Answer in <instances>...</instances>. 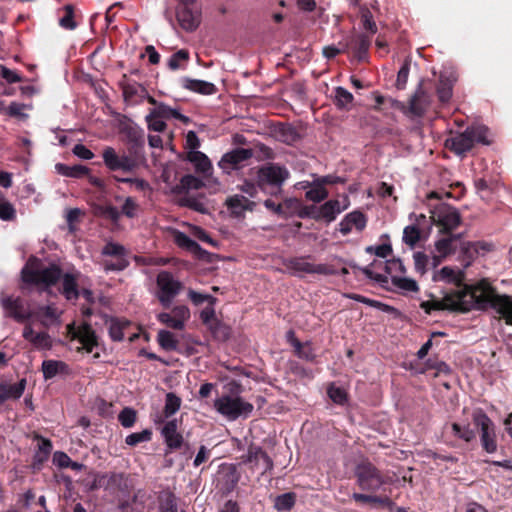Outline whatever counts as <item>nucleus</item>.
Returning <instances> with one entry per match:
<instances>
[{"label": "nucleus", "instance_id": "obj_32", "mask_svg": "<svg viewBox=\"0 0 512 512\" xmlns=\"http://www.w3.org/2000/svg\"><path fill=\"white\" fill-rule=\"evenodd\" d=\"M289 343L294 347V353L301 359L313 362L316 355L309 342L302 343L296 337L294 331L290 330L287 333Z\"/></svg>", "mask_w": 512, "mask_h": 512}, {"label": "nucleus", "instance_id": "obj_11", "mask_svg": "<svg viewBox=\"0 0 512 512\" xmlns=\"http://www.w3.org/2000/svg\"><path fill=\"white\" fill-rule=\"evenodd\" d=\"M240 459L241 463L249 465L252 472L261 469L262 476L271 473L274 468V462L267 452L253 443L248 446L247 453L242 455Z\"/></svg>", "mask_w": 512, "mask_h": 512}, {"label": "nucleus", "instance_id": "obj_3", "mask_svg": "<svg viewBox=\"0 0 512 512\" xmlns=\"http://www.w3.org/2000/svg\"><path fill=\"white\" fill-rule=\"evenodd\" d=\"M433 92V82L429 79H422L407 104L395 101L397 108L410 118H421L432 106Z\"/></svg>", "mask_w": 512, "mask_h": 512}, {"label": "nucleus", "instance_id": "obj_5", "mask_svg": "<svg viewBox=\"0 0 512 512\" xmlns=\"http://www.w3.org/2000/svg\"><path fill=\"white\" fill-rule=\"evenodd\" d=\"M289 176L290 172L285 166L269 162L259 168L257 184L261 190L269 189L270 194L277 195Z\"/></svg>", "mask_w": 512, "mask_h": 512}, {"label": "nucleus", "instance_id": "obj_42", "mask_svg": "<svg viewBox=\"0 0 512 512\" xmlns=\"http://www.w3.org/2000/svg\"><path fill=\"white\" fill-rule=\"evenodd\" d=\"M187 159L195 165L198 172L208 173L212 169L209 158L200 151H190L187 154Z\"/></svg>", "mask_w": 512, "mask_h": 512}, {"label": "nucleus", "instance_id": "obj_57", "mask_svg": "<svg viewBox=\"0 0 512 512\" xmlns=\"http://www.w3.org/2000/svg\"><path fill=\"white\" fill-rule=\"evenodd\" d=\"M392 284L400 290L408 291V292H417L419 291V286L417 282L410 278L392 276L391 277Z\"/></svg>", "mask_w": 512, "mask_h": 512}, {"label": "nucleus", "instance_id": "obj_10", "mask_svg": "<svg viewBox=\"0 0 512 512\" xmlns=\"http://www.w3.org/2000/svg\"><path fill=\"white\" fill-rule=\"evenodd\" d=\"M66 329L70 340H77L82 345L77 348L78 352L84 350L91 353L98 346V337L89 323L83 322L80 325L70 323Z\"/></svg>", "mask_w": 512, "mask_h": 512}, {"label": "nucleus", "instance_id": "obj_43", "mask_svg": "<svg viewBox=\"0 0 512 512\" xmlns=\"http://www.w3.org/2000/svg\"><path fill=\"white\" fill-rule=\"evenodd\" d=\"M59 12L63 13L59 17V26L65 30H74L78 24L75 20V7L72 4H66Z\"/></svg>", "mask_w": 512, "mask_h": 512}, {"label": "nucleus", "instance_id": "obj_25", "mask_svg": "<svg viewBox=\"0 0 512 512\" xmlns=\"http://www.w3.org/2000/svg\"><path fill=\"white\" fill-rule=\"evenodd\" d=\"M22 336L36 349L49 350L52 348V339L50 335L47 332H35L31 325H26L24 327Z\"/></svg>", "mask_w": 512, "mask_h": 512}, {"label": "nucleus", "instance_id": "obj_26", "mask_svg": "<svg viewBox=\"0 0 512 512\" xmlns=\"http://www.w3.org/2000/svg\"><path fill=\"white\" fill-rule=\"evenodd\" d=\"M78 277L79 273H63L61 277L62 287L61 294L65 297L66 300L72 301L77 300L80 296V291L78 289Z\"/></svg>", "mask_w": 512, "mask_h": 512}, {"label": "nucleus", "instance_id": "obj_55", "mask_svg": "<svg viewBox=\"0 0 512 512\" xmlns=\"http://www.w3.org/2000/svg\"><path fill=\"white\" fill-rule=\"evenodd\" d=\"M203 182L199 178L194 175L187 174L184 175L180 180V185L178 186V191L188 192L189 190H198L203 187Z\"/></svg>", "mask_w": 512, "mask_h": 512}, {"label": "nucleus", "instance_id": "obj_39", "mask_svg": "<svg viewBox=\"0 0 512 512\" xmlns=\"http://www.w3.org/2000/svg\"><path fill=\"white\" fill-rule=\"evenodd\" d=\"M494 310L505 320L507 325H512V300L509 296L503 295L496 299Z\"/></svg>", "mask_w": 512, "mask_h": 512}, {"label": "nucleus", "instance_id": "obj_12", "mask_svg": "<svg viewBox=\"0 0 512 512\" xmlns=\"http://www.w3.org/2000/svg\"><path fill=\"white\" fill-rule=\"evenodd\" d=\"M0 302L5 316L12 318L18 323H24L33 316L29 305L20 296L15 297L13 295L2 294Z\"/></svg>", "mask_w": 512, "mask_h": 512}, {"label": "nucleus", "instance_id": "obj_9", "mask_svg": "<svg viewBox=\"0 0 512 512\" xmlns=\"http://www.w3.org/2000/svg\"><path fill=\"white\" fill-rule=\"evenodd\" d=\"M311 256L291 257L283 261V265L294 274H319V275H336L338 271L329 264H314L307 261Z\"/></svg>", "mask_w": 512, "mask_h": 512}, {"label": "nucleus", "instance_id": "obj_27", "mask_svg": "<svg viewBox=\"0 0 512 512\" xmlns=\"http://www.w3.org/2000/svg\"><path fill=\"white\" fill-rule=\"evenodd\" d=\"M180 81L183 88L198 94L213 95L217 92V87L211 82L189 77H182Z\"/></svg>", "mask_w": 512, "mask_h": 512}, {"label": "nucleus", "instance_id": "obj_17", "mask_svg": "<svg viewBox=\"0 0 512 512\" xmlns=\"http://www.w3.org/2000/svg\"><path fill=\"white\" fill-rule=\"evenodd\" d=\"M350 4L359 8L360 20L363 28L371 35L377 32V25L373 19V15L368 7L376 9L377 2L374 0H349Z\"/></svg>", "mask_w": 512, "mask_h": 512}, {"label": "nucleus", "instance_id": "obj_31", "mask_svg": "<svg viewBox=\"0 0 512 512\" xmlns=\"http://www.w3.org/2000/svg\"><path fill=\"white\" fill-rule=\"evenodd\" d=\"M491 250L492 244L484 241L464 242L461 247V253L464 260H467V265L477 258L481 251L488 252Z\"/></svg>", "mask_w": 512, "mask_h": 512}, {"label": "nucleus", "instance_id": "obj_24", "mask_svg": "<svg viewBox=\"0 0 512 512\" xmlns=\"http://www.w3.org/2000/svg\"><path fill=\"white\" fill-rule=\"evenodd\" d=\"M348 45H350L354 57L359 62H362L367 58L368 50L371 45V38L369 35L363 33L355 34L348 37Z\"/></svg>", "mask_w": 512, "mask_h": 512}, {"label": "nucleus", "instance_id": "obj_28", "mask_svg": "<svg viewBox=\"0 0 512 512\" xmlns=\"http://www.w3.org/2000/svg\"><path fill=\"white\" fill-rule=\"evenodd\" d=\"M26 379H21L18 383L8 384L1 382L0 383V407L9 399L17 400L19 399L25 390L26 387Z\"/></svg>", "mask_w": 512, "mask_h": 512}, {"label": "nucleus", "instance_id": "obj_33", "mask_svg": "<svg viewBox=\"0 0 512 512\" xmlns=\"http://www.w3.org/2000/svg\"><path fill=\"white\" fill-rule=\"evenodd\" d=\"M449 142V148L457 155L465 154L474 147L467 128L462 133H459L450 140H447V144Z\"/></svg>", "mask_w": 512, "mask_h": 512}, {"label": "nucleus", "instance_id": "obj_62", "mask_svg": "<svg viewBox=\"0 0 512 512\" xmlns=\"http://www.w3.org/2000/svg\"><path fill=\"white\" fill-rule=\"evenodd\" d=\"M152 438V431L150 429H144L141 432H135L129 434L125 438V443L129 446H137L140 443L148 442Z\"/></svg>", "mask_w": 512, "mask_h": 512}, {"label": "nucleus", "instance_id": "obj_52", "mask_svg": "<svg viewBox=\"0 0 512 512\" xmlns=\"http://www.w3.org/2000/svg\"><path fill=\"white\" fill-rule=\"evenodd\" d=\"M296 503V494L294 492H287L278 495L274 501V508L277 511H290Z\"/></svg>", "mask_w": 512, "mask_h": 512}, {"label": "nucleus", "instance_id": "obj_20", "mask_svg": "<svg viewBox=\"0 0 512 512\" xmlns=\"http://www.w3.org/2000/svg\"><path fill=\"white\" fill-rule=\"evenodd\" d=\"M272 135L280 142L293 145L301 139L298 129L290 123L278 122L272 126Z\"/></svg>", "mask_w": 512, "mask_h": 512}, {"label": "nucleus", "instance_id": "obj_41", "mask_svg": "<svg viewBox=\"0 0 512 512\" xmlns=\"http://www.w3.org/2000/svg\"><path fill=\"white\" fill-rule=\"evenodd\" d=\"M56 170L59 174L71 178H83L90 172L88 167L80 164L68 166L62 163H58L56 164Z\"/></svg>", "mask_w": 512, "mask_h": 512}, {"label": "nucleus", "instance_id": "obj_19", "mask_svg": "<svg viewBox=\"0 0 512 512\" xmlns=\"http://www.w3.org/2000/svg\"><path fill=\"white\" fill-rule=\"evenodd\" d=\"M224 204L234 218L243 217L246 211H253L256 206L255 202L240 194L227 197Z\"/></svg>", "mask_w": 512, "mask_h": 512}, {"label": "nucleus", "instance_id": "obj_50", "mask_svg": "<svg viewBox=\"0 0 512 512\" xmlns=\"http://www.w3.org/2000/svg\"><path fill=\"white\" fill-rule=\"evenodd\" d=\"M451 431L453 436L463 440L466 443H470L476 438L475 431L471 429L469 424L461 425L454 422L451 424Z\"/></svg>", "mask_w": 512, "mask_h": 512}, {"label": "nucleus", "instance_id": "obj_54", "mask_svg": "<svg viewBox=\"0 0 512 512\" xmlns=\"http://www.w3.org/2000/svg\"><path fill=\"white\" fill-rule=\"evenodd\" d=\"M127 76L123 75V80L120 85L122 88V93L125 101H132L136 96H138L139 90L145 91V89L138 83H129L126 82Z\"/></svg>", "mask_w": 512, "mask_h": 512}, {"label": "nucleus", "instance_id": "obj_14", "mask_svg": "<svg viewBox=\"0 0 512 512\" xmlns=\"http://www.w3.org/2000/svg\"><path fill=\"white\" fill-rule=\"evenodd\" d=\"M190 318V310L185 305H177L172 308L171 312H161L157 315V320L174 330H182L186 321Z\"/></svg>", "mask_w": 512, "mask_h": 512}, {"label": "nucleus", "instance_id": "obj_45", "mask_svg": "<svg viewBox=\"0 0 512 512\" xmlns=\"http://www.w3.org/2000/svg\"><path fill=\"white\" fill-rule=\"evenodd\" d=\"M353 100L354 97L352 93H350L347 89L340 86L335 88L334 104L338 109L349 111L351 109Z\"/></svg>", "mask_w": 512, "mask_h": 512}, {"label": "nucleus", "instance_id": "obj_53", "mask_svg": "<svg viewBox=\"0 0 512 512\" xmlns=\"http://www.w3.org/2000/svg\"><path fill=\"white\" fill-rule=\"evenodd\" d=\"M328 397L337 405H345L348 402V393L342 387L330 383L327 387Z\"/></svg>", "mask_w": 512, "mask_h": 512}, {"label": "nucleus", "instance_id": "obj_16", "mask_svg": "<svg viewBox=\"0 0 512 512\" xmlns=\"http://www.w3.org/2000/svg\"><path fill=\"white\" fill-rule=\"evenodd\" d=\"M194 4H178L176 18L182 29L188 32L196 30L200 23L199 14L193 9Z\"/></svg>", "mask_w": 512, "mask_h": 512}, {"label": "nucleus", "instance_id": "obj_34", "mask_svg": "<svg viewBox=\"0 0 512 512\" xmlns=\"http://www.w3.org/2000/svg\"><path fill=\"white\" fill-rule=\"evenodd\" d=\"M347 208V205L341 207L340 202L336 199L329 200L318 207L319 220L327 223L334 221L338 214Z\"/></svg>", "mask_w": 512, "mask_h": 512}, {"label": "nucleus", "instance_id": "obj_21", "mask_svg": "<svg viewBox=\"0 0 512 512\" xmlns=\"http://www.w3.org/2000/svg\"><path fill=\"white\" fill-rule=\"evenodd\" d=\"M465 274L462 270L454 269L450 266H445L433 275V281L445 282L456 286L455 290L462 289L466 284L464 283Z\"/></svg>", "mask_w": 512, "mask_h": 512}, {"label": "nucleus", "instance_id": "obj_58", "mask_svg": "<svg viewBox=\"0 0 512 512\" xmlns=\"http://www.w3.org/2000/svg\"><path fill=\"white\" fill-rule=\"evenodd\" d=\"M467 129H468V131L470 133V137H471L473 145L475 143H481V144H484V145H489L490 144V141L487 139V135H488L487 127H485V126H472V127H468Z\"/></svg>", "mask_w": 512, "mask_h": 512}, {"label": "nucleus", "instance_id": "obj_1", "mask_svg": "<svg viewBox=\"0 0 512 512\" xmlns=\"http://www.w3.org/2000/svg\"><path fill=\"white\" fill-rule=\"evenodd\" d=\"M496 289L490 283L483 279L475 285H465L459 290H450L445 293L442 299H432L423 301L420 308L426 314H432L433 311H450L466 313L473 308L485 310L494 309L496 299L502 298Z\"/></svg>", "mask_w": 512, "mask_h": 512}, {"label": "nucleus", "instance_id": "obj_59", "mask_svg": "<svg viewBox=\"0 0 512 512\" xmlns=\"http://www.w3.org/2000/svg\"><path fill=\"white\" fill-rule=\"evenodd\" d=\"M421 237V231L416 225H409L404 228L403 242L410 247H414Z\"/></svg>", "mask_w": 512, "mask_h": 512}, {"label": "nucleus", "instance_id": "obj_40", "mask_svg": "<svg viewBox=\"0 0 512 512\" xmlns=\"http://www.w3.org/2000/svg\"><path fill=\"white\" fill-rule=\"evenodd\" d=\"M437 97L441 104H447L453 92V83L450 79L440 76L437 85L434 87Z\"/></svg>", "mask_w": 512, "mask_h": 512}, {"label": "nucleus", "instance_id": "obj_35", "mask_svg": "<svg viewBox=\"0 0 512 512\" xmlns=\"http://www.w3.org/2000/svg\"><path fill=\"white\" fill-rule=\"evenodd\" d=\"M176 243L179 247L185 248L186 250L193 253L200 259H204V257L208 254L206 250H204L196 241L191 239L185 233H177Z\"/></svg>", "mask_w": 512, "mask_h": 512}, {"label": "nucleus", "instance_id": "obj_4", "mask_svg": "<svg viewBox=\"0 0 512 512\" xmlns=\"http://www.w3.org/2000/svg\"><path fill=\"white\" fill-rule=\"evenodd\" d=\"M354 476L358 487L367 492H376L388 483L386 476L367 458L356 463Z\"/></svg>", "mask_w": 512, "mask_h": 512}, {"label": "nucleus", "instance_id": "obj_60", "mask_svg": "<svg viewBox=\"0 0 512 512\" xmlns=\"http://www.w3.org/2000/svg\"><path fill=\"white\" fill-rule=\"evenodd\" d=\"M349 266L352 269H359L367 278L374 280L375 282L379 283L382 287H384L389 282L387 275L375 273L369 267L360 268L358 265L352 262L349 263Z\"/></svg>", "mask_w": 512, "mask_h": 512}, {"label": "nucleus", "instance_id": "obj_51", "mask_svg": "<svg viewBox=\"0 0 512 512\" xmlns=\"http://www.w3.org/2000/svg\"><path fill=\"white\" fill-rule=\"evenodd\" d=\"M157 341L160 347L166 351L177 350L179 344L174 334L168 330H160L157 335Z\"/></svg>", "mask_w": 512, "mask_h": 512}, {"label": "nucleus", "instance_id": "obj_47", "mask_svg": "<svg viewBox=\"0 0 512 512\" xmlns=\"http://www.w3.org/2000/svg\"><path fill=\"white\" fill-rule=\"evenodd\" d=\"M131 325L125 319H113L109 327V335L113 341H122L125 338V330Z\"/></svg>", "mask_w": 512, "mask_h": 512}, {"label": "nucleus", "instance_id": "obj_36", "mask_svg": "<svg viewBox=\"0 0 512 512\" xmlns=\"http://www.w3.org/2000/svg\"><path fill=\"white\" fill-rule=\"evenodd\" d=\"M447 237H443L435 242V248L441 257H447L454 254L456 251L455 243L461 237V234H446Z\"/></svg>", "mask_w": 512, "mask_h": 512}, {"label": "nucleus", "instance_id": "obj_56", "mask_svg": "<svg viewBox=\"0 0 512 512\" xmlns=\"http://www.w3.org/2000/svg\"><path fill=\"white\" fill-rule=\"evenodd\" d=\"M181 406V399L174 393L170 392L166 394L165 406L163 414L165 418H169L174 415Z\"/></svg>", "mask_w": 512, "mask_h": 512}, {"label": "nucleus", "instance_id": "obj_18", "mask_svg": "<svg viewBox=\"0 0 512 512\" xmlns=\"http://www.w3.org/2000/svg\"><path fill=\"white\" fill-rule=\"evenodd\" d=\"M350 4L359 8L360 20L363 28L371 35L377 32V25L373 19V15L368 7L376 9L377 2L374 0H349Z\"/></svg>", "mask_w": 512, "mask_h": 512}, {"label": "nucleus", "instance_id": "obj_15", "mask_svg": "<svg viewBox=\"0 0 512 512\" xmlns=\"http://www.w3.org/2000/svg\"><path fill=\"white\" fill-rule=\"evenodd\" d=\"M252 156V149L235 148L222 156L221 160L218 163V166L223 171L229 173L231 170L239 169L241 167V164L249 160Z\"/></svg>", "mask_w": 512, "mask_h": 512}, {"label": "nucleus", "instance_id": "obj_63", "mask_svg": "<svg viewBox=\"0 0 512 512\" xmlns=\"http://www.w3.org/2000/svg\"><path fill=\"white\" fill-rule=\"evenodd\" d=\"M410 65H411L410 59L406 58L403 61L402 65L398 71L395 85H396L397 89H399V90H403L406 87L408 77H409V72H410Z\"/></svg>", "mask_w": 512, "mask_h": 512}, {"label": "nucleus", "instance_id": "obj_23", "mask_svg": "<svg viewBox=\"0 0 512 512\" xmlns=\"http://www.w3.org/2000/svg\"><path fill=\"white\" fill-rule=\"evenodd\" d=\"M177 429L178 425L175 419L167 421L161 429L165 444L170 451L180 449L184 444L183 436Z\"/></svg>", "mask_w": 512, "mask_h": 512}, {"label": "nucleus", "instance_id": "obj_48", "mask_svg": "<svg viewBox=\"0 0 512 512\" xmlns=\"http://www.w3.org/2000/svg\"><path fill=\"white\" fill-rule=\"evenodd\" d=\"M145 140L128 143L126 148V153L129 154V156L136 161L140 166L144 165L146 163V156H145Z\"/></svg>", "mask_w": 512, "mask_h": 512}, {"label": "nucleus", "instance_id": "obj_7", "mask_svg": "<svg viewBox=\"0 0 512 512\" xmlns=\"http://www.w3.org/2000/svg\"><path fill=\"white\" fill-rule=\"evenodd\" d=\"M215 409L229 420H236L239 417L247 418L253 411L254 406L241 397L222 395L214 401Z\"/></svg>", "mask_w": 512, "mask_h": 512}, {"label": "nucleus", "instance_id": "obj_61", "mask_svg": "<svg viewBox=\"0 0 512 512\" xmlns=\"http://www.w3.org/2000/svg\"><path fill=\"white\" fill-rule=\"evenodd\" d=\"M345 217L350 222L351 226L355 227L357 231L361 232L365 229L367 217L363 212L355 210L346 214Z\"/></svg>", "mask_w": 512, "mask_h": 512}, {"label": "nucleus", "instance_id": "obj_29", "mask_svg": "<svg viewBox=\"0 0 512 512\" xmlns=\"http://www.w3.org/2000/svg\"><path fill=\"white\" fill-rule=\"evenodd\" d=\"M34 439L38 441V447L33 456V466L40 468L49 459L53 445L51 440L39 434H35Z\"/></svg>", "mask_w": 512, "mask_h": 512}, {"label": "nucleus", "instance_id": "obj_30", "mask_svg": "<svg viewBox=\"0 0 512 512\" xmlns=\"http://www.w3.org/2000/svg\"><path fill=\"white\" fill-rule=\"evenodd\" d=\"M41 370L45 380L52 379L57 375H69L71 372L69 365L61 360H44Z\"/></svg>", "mask_w": 512, "mask_h": 512}, {"label": "nucleus", "instance_id": "obj_22", "mask_svg": "<svg viewBox=\"0 0 512 512\" xmlns=\"http://www.w3.org/2000/svg\"><path fill=\"white\" fill-rule=\"evenodd\" d=\"M118 129L119 132L125 136L127 144L145 140L144 130L126 115L120 116Z\"/></svg>", "mask_w": 512, "mask_h": 512}, {"label": "nucleus", "instance_id": "obj_2", "mask_svg": "<svg viewBox=\"0 0 512 512\" xmlns=\"http://www.w3.org/2000/svg\"><path fill=\"white\" fill-rule=\"evenodd\" d=\"M63 276V270L56 263L44 265L36 257H31L21 270V280L25 286H35L46 291L55 286Z\"/></svg>", "mask_w": 512, "mask_h": 512}, {"label": "nucleus", "instance_id": "obj_44", "mask_svg": "<svg viewBox=\"0 0 512 512\" xmlns=\"http://www.w3.org/2000/svg\"><path fill=\"white\" fill-rule=\"evenodd\" d=\"M154 114L164 119L174 118L181 121L184 124L190 122L189 117L181 114L177 109H174L166 104L160 103L154 109Z\"/></svg>", "mask_w": 512, "mask_h": 512}, {"label": "nucleus", "instance_id": "obj_13", "mask_svg": "<svg viewBox=\"0 0 512 512\" xmlns=\"http://www.w3.org/2000/svg\"><path fill=\"white\" fill-rule=\"evenodd\" d=\"M434 223L440 227L442 234H450L461 223V216L458 210L448 204H440L435 208L432 215Z\"/></svg>", "mask_w": 512, "mask_h": 512}, {"label": "nucleus", "instance_id": "obj_46", "mask_svg": "<svg viewBox=\"0 0 512 512\" xmlns=\"http://www.w3.org/2000/svg\"><path fill=\"white\" fill-rule=\"evenodd\" d=\"M102 158L108 170L120 171V154L113 147H105L102 152Z\"/></svg>", "mask_w": 512, "mask_h": 512}, {"label": "nucleus", "instance_id": "obj_64", "mask_svg": "<svg viewBox=\"0 0 512 512\" xmlns=\"http://www.w3.org/2000/svg\"><path fill=\"white\" fill-rule=\"evenodd\" d=\"M305 197L310 201L318 203L328 197V191L320 182H317V184L313 188L306 191Z\"/></svg>", "mask_w": 512, "mask_h": 512}, {"label": "nucleus", "instance_id": "obj_49", "mask_svg": "<svg viewBox=\"0 0 512 512\" xmlns=\"http://www.w3.org/2000/svg\"><path fill=\"white\" fill-rule=\"evenodd\" d=\"M189 59V51L186 49H180L171 55L167 62V66L172 71L184 69Z\"/></svg>", "mask_w": 512, "mask_h": 512}, {"label": "nucleus", "instance_id": "obj_6", "mask_svg": "<svg viewBox=\"0 0 512 512\" xmlns=\"http://www.w3.org/2000/svg\"><path fill=\"white\" fill-rule=\"evenodd\" d=\"M472 421L474 425L479 429L482 449L488 454L495 453L497 451L498 445L494 422L481 409L473 412Z\"/></svg>", "mask_w": 512, "mask_h": 512}, {"label": "nucleus", "instance_id": "obj_37", "mask_svg": "<svg viewBox=\"0 0 512 512\" xmlns=\"http://www.w3.org/2000/svg\"><path fill=\"white\" fill-rule=\"evenodd\" d=\"M205 197L203 195L192 196L186 194L179 199V205L182 207H187L196 212L206 214L208 213L207 204L204 202Z\"/></svg>", "mask_w": 512, "mask_h": 512}, {"label": "nucleus", "instance_id": "obj_8", "mask_svg": "<svg viewBox=\"0 0 512 512\" xmlns=\"http://www.w3.org/2000/svg\"><path fill=\"white\" fill-rule=\"evenodd\" d=\"M156 286V297L161 306L165 309L170 308L173 300L183 289L182 282L175 279L173 274L166 270L160 271L157 274Z\"/></svg>", "mask_w": 512, "mask_h": 512}, {"label": "nucleus", "instance_id": "obj_38", "mask_svg": "<svg viewBox=\"0 0 512 512\" xmlns=\"http://www.w3.org/2000/svg\"><path fill=\"white\" fill-rule=\"evenodd\" d=\"M159 512H178V503L176 495L170 491H162L158 496Z\"/></svg>", "mask_w": 512, "mask_h": 512}]
</instances>
